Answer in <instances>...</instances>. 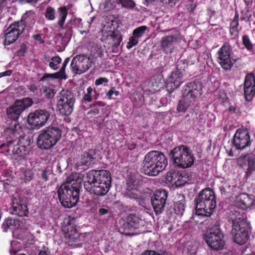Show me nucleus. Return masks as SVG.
Segmentation results:
<instances>
[{
	"mask_svg": "<svg viewBox=\"0 0 255 255\" xmlns=\"http://www.w3.org/2000/svg\"><path fill=\"white\" fill-rule=\"evenodd\" d=\"M82 179L77 174L68 176L58 189L57 194L61 205L67 208L74 207L79 200Z\"/></svg>",
	"mask_w": 255,
	"mask_h": 255,
	"instance_id": "1",
	"label": "nucleus"
},
{
	"mask_svg": "<svg viewBox=\"0 0 255 255\" xmlns=\"http://www.w3.org/2000/svg\"><path fill=\"white\" fill-rule=\"evenodd\" d=\"M167 164V159L162 152L152 150L145 155L142 162V170L145 175L154 176L163 171Z\"/></svg>",
	"mask_w": 255,
	"mask_h": 255,
	"instance_id": "2",
	"label": "nucleus"
},
{
	"mask_svg": "<svg viewBox=\"0 0 255 255\" xmlns=\"http://www.w3.org/2000/svg\"><path fill=\"white\" fill-rule=\"evenodd\" d=\"M196 201V213L210 216L216 207V199L214 191L209 188L202 190Z\"/></svg>",
	"mask_w": 255,
	"mask_h": 255,
	"instance_id": "3",
	"label": "nucleus"
},
{
	"mask_svg": "<svg viewBox=\"0 0 255 255\" xmlns=\"http://www.w3.org/2000/svg\"><path fill=\"white\" fill-rule=\"evenodd\" d=\"M62 131L59 127L50 125L39 131L36 139L37 146L41 149H51L61 139Z\"/></svg>",
	"mask_w": 255,
	"mask_h": 255,
	"instance_id": "4",
	"label": "nucleus"
},
{
	"mask_svg": "<svg viewBox=\"0 0 255 255\" xmlns=\"http://www.w3.org/2000/svg\"><path fill=\"white\" fill-rule=\"evenodd\" d=\"M231 234L234 242L242 245L249 240L251 233L252 226L247 220V217L240 215L233 219Z\"/></svg>",
	"mask_w": 255,
	"mask_h": 255,
	"instance_id": "5",
	"label": "nucleus"
},
{
	"mask_svg": "<svg viewBox=\"0 0 255 255\" xmlns=\"http://www.w3.org/2000/svg\"><path fill=\"white\" fill-rule=\"evenodd\" d=\"M169 156L175 166L182 168L190 167L195 160L191 150L184 145L174 147L170 151Z\"/></svg>",
	"mask_w": 255,
	"mask_h": 255,
	"instance_id": "6",
	"label": "nucleus"
},
{
	"mask_svg": "<svg viewBox=\"0 0 255 255\" xmlns=\"http://www.w3.org/2000/svg\"><path fill=\"white\" fill-rule=\"evenodd\" d=\"M22 112V110L15 103L14 106L7 109L6 114L7 118L12 121L10 123H8V120L6 121L7 124L9 125L4 130V134L7 137L17 138L22 133L21 127L17 122V120Z\"/></svg>",
	"mask_w": 255,
	"mask_h": 255,
	"instance_id": "7",
	"label": "nucleus"
},
{
	"mask_svg": "<svg viewBox=\"0 0 255 255\" xmlns=\"http://www.w3.org/2000/svg\"><path fill=\"white\" fill-rule=\"evenodd\" d=\"M76 101L75 94L69 90H63L57 97V110L63 116L70 115Z\"/></svg>",
	"mask_w": 255,
	"mask_h": 255,
	"instance_id": "8",
	"label": "nucleus"
},
{
	"mask_svg": "<svg viewBox=\"0 0 255 255\" xmlns=\"http://www.w3.org/2000/svg\"><path fill=\"white\" fill-rule=\"evenodd\" d=\"M224 234L218 227L212 228L203 234V239L208 246L212 250H222L225 245Z\"/></svg>",
	"mask_w": 255,
	"mask_h": 255,
	"instance_id": "9",
	"label": "nucleus"
},
{
	"mask_svg": "<svg viewBox=\"0 0 255 255\" xmlns=\"http://www.w3.org/2000/svg\"><path fill=\"white\" fill-rule=\"evenodd\" d=\"M232 47L228 43H225L217 52V62L225 70H230L237 61L238 59L231 57Z\"/></svg>",
	"mask_w": 255,
	"mask_h": 255,
	"instance_id": "10",
	"label": "nucleus"
},
{
	"mask_svg": "<svg viewBox=\"0 0 255 255\" xmlns=\"http://www.w3.org/2000/svg\"><path fill=\"white\" fill-rule=\"evenodd\" d=\"M82 178L92 183H99L105 186L106 184L112 185L111 174L107 170H91L83 175Z\"/></svg>",
	"mask_w": 255,
	"mask_h": 255,
	"instance_id": "11",
	"label": "nucleus"
},
{
	"mask_svg": "<svg viewBox=\"0 0 255 255\" xmlns=\"http://www.w3.org/2000/svg\"><path fill=\"white\" fill-rule=\"evenodd\" d=\"M76 219L69 216L65 218L62 226V231L68 242H76L80 237V233L77 229Z\"/></svg>",
	"mask_w": 255,
	"mask_h": 255,
	"instance_id": "12",
	"label": "nucleus"
},
{
	"mask_svg": "<svg viewBox=\"0 0 255 255\" xmlns=\"http://www.w3.org/2000/svg\"><path fill=\"white\" fill-rule=\"evenodd\" d=\"M188 64L182 61H179L176 65V70L173 71L170 76L169 80L166 84L168 90L172 91L179 88L183 82V76L185 73Z\"/></svg>",
	"mask_w": 255,
	"mask_h": 255,
	"instance_id": "13",
	"label": "nucleus"
},
{
	"mask_svg": "<svg viewBox=\"0 0 255 255\" xmlns=\"http://www.w3.org/2000/svg\"><path fill=\"white\" fill-rule=\"evenodd\" d=\"M49 118L48 111L39 109L28 115L27 122L33 128L39 129L45 125Z\"/></svg>",
	"mask_w": 255,
	"mask_h": 255,
	"instance_id": "14",
	"label": "nucleus"
},
{
	"mask_svg": "<svg viewBox=\"0 0 255 255\" xmlns=\"http://www.w3.org/2000/svg\"><path fill=\"white\" fill-rule=\"evenodd\" d=\"M252 140L247 130L238 128L234 135L232 143L236 149L243 150L251 146Z\"/></svg>",
	"mask_w": 255,
	"mask_h": 255,
	"instance_id": "15",
	"label": "nucleus"
},
{
	"mask_svg": "<svg viewBox=\"0 0 255 255\" xmlns=\"http://www.w3.org/2000/svg\"><path fill=\"white\" fill-rule=\"evenodd\" d=\"M92 61L86 55L80 54L75 56L71 63L72 71L75 74H80L87 71L91 67Z\"/></svg>",
	"mask_w": 255,
	"mask_h": 255,
	"instance_id": "16",
	"label": "nucleus"
},
{
	"mask_svg": "<svg viewBox=\"0 0 255 255\" xmlns=\"http://www.w3.org/2000/svg\"><path fill=\"white\" fill-rule=\"evenodd\" d=\"M168 196V192L164 189L157 190L154 192L151 197L152 206L156 215L162 212Z\"/></svg>",
	"mask_w": 255,
	"mask_h": 255,
	"instance_id": "17",
	"label": "nucleus"
},
{
	"mask_svg": "<svg viewBox=\"0 0 255 255\" xmlns=\"http://www.w3.org/2000/svg\"><path fill=\"white\" fill-rule=\"evenodd\" d=\"M181 39V34L179 30H175L170 35L163 37L160 41V49L166 54L173 51L174 42H177Z\"/></svg>",
	"mask_w": 255,
	"mask_h": 255,
	"instance_id": "18",
	"label": "nucleus"
},
{
	"mask_svg": "<svg viewBox=\"0 0 255 255\" xmlns=\"http://www.w3.org/2000/svg\"><path fill=\"white\" fill-rule=\"evenodd\" d=\"M184 88L185 96L194 102L202 95V84L198 81L187 83Z\"/></svg>",
	"mask_w": 255,
	"mask_h": 255,
	"instance_id": "19",
	"label": "nucleus"
},
{
	"mask_svg": "<svg viewBox=\"0 0 255 255\" xmlns=\"http://www.w3.org/2000/svg\"><path fill=\"white\" fill-rule=\"evenodd\" d=\"M244 93L246 101L253 100L255 96V74L253 72L248 73L245 76Z\"/></svg>",
	"mask_w": 255,
	"mask_h": 255,
	"instance_id": "20",
	"label": "nucleus"
},
{
	"mask_svg": "<svg viewBox=\"0 0 255 255\" xmlns=\"http://www.w3.org/2000/svg\"><path fill=\"white\" fill-rule=\"evenodd\" d=\"M23 27L22 25L19 26L15 22L11 23L6 29L4 44L9 45L15 42L19 35L24 32Z\"/></svg>",
	"mask_w": 255,
	"mask_h": 255,
	"instance_id": "21",
	"label": "nucleus"
},
{
	"mask_svg": "<svg viewBox=\"0 0 255 255\" xmlns=\"http://www.w3.org/2000/svg\"><path fill=\"white\" fill-rule=\"evenodd\" d=\"M81 179L84 182V187L86 190L97 196H104L106 195L111 187V185L109 184H106V186H105V184H101L99 183H92L90 181H87V180H85L84 179Z\"/></svg>",
	"mask_w": 255,
	"mask_h": 255,
	"instance_id": "22",
	"label": "nucleus"
},
{
	"mask_svg": "<svg viewBox=\"0 0 255 255\" xmlns=\"http://www.w3.org/2000/svg\"><path fill=\"white\" fill-rule=\"evenodd\" d=\"M11 208V213L19 217L27 216L29 213L27 199L23 197L14 198Z\"/></svg>",
	"mask_w": 255,
	"mask_h": 255,
	"instance_id": "23",
	"label": "nucleus"
},
{
	"mask_svg": "<svg viewBox=\"0 0 255 255\" xmlns=\"http://www.w3.org/2000/svg\"><path fill=\"white\" fill-rule=\"evenodd\" d=\"M166 179L170 183L175 184L177 186H182L186 182V177L176 171L168 172L166 174Z\"/></svg>",
	"mask_w": 255,
	"mask_h": 255,
	"instance_id": "24",
	"label": "nucleus"
},
{
	"mask_svg": "<svg viewBox=\"0 0 255 255\" xmlns=\"http://www.w3.org/2000/svg\"><path fill=\"white\" fill-rule=\"evenodd\" d=\"M96 150L92 149L84 151L77 163L78 165L89 167L93 164L96 159Z\"/></svg>",
	"mask_w": 255,
	"mask_h": 255,
	"instance_id": "25",
	"label": "nucleus"
},
{
	"mask_svg": "<svg viewBox=\"0 0 255 255\" xmlns=\"http://www.w3.org/2000/svg\"><path fill=\"white\" fill-rule=\"evenodd\" d=\"M35 14L33 11H27L22 16L21 20L15 21L19 26H23V30L26 27H31L35 22Z\"/></svg>",
	"mask_w": 255,
	"mask_h": 255,
	"instance_id": "26",
	"label": "nucleus"
},
{
	"mask_svg": "<svg viewBox=\"0 0 255 255\" xmlns=\"http://www.w3.org/2000/svg\"><path fill=\"white\" fill-rule=\"evenodd\" d=\"M236 202L238 206L241 208L246 210L253 204L254 197L253 195L242 193L237 197Z\"/></svg>",
	"mask_w": 255,
	"mask_h": 255,
	"instance_id": "27",
	"label": "nucleus"
},
{
	"mask_svg": "<svg viewBox=\"0 0 255 255\" xmlns=\"http://www.w3.org/2000/svg\"><path fill=\"white\" fill-rule=\"evenodd\" d=\"M22 222L18 220L13 218H7L2 225V229L3 232H6L8 229L13 230L18 228H22Z\"/></svg>",
	"mask_w": 255,
	"mask_h": 255,
	"instance_id": "28",
	"label": "nucleus"
},
{
	"mask_svg": "<svg viewBox=\"0 0 255 255\" xmlns=\"http://www.w3.org/2000/svg\"><path fill=\"white\" fill-rule=\"evenodd\" d=\"M57 25L60 29H64V24L68 15V9L65 6H61L57 9Z\"/></svg>",
	"mask_w": 255,
	"mask_h": 255,
	"instance_id": "29",
	"label": "nucleus"
},
{
	"mask_svg": "<svg viewBox=\"0 0 255 255\" xmlns=\"http://www.w3.org/2000/svg\"><path fill=\"white\" fill-rule=\"evenodd\" d=\"M140 221L141 219L138 216L135 214H130L127 218V227L129 229L137 228Z\"/></svg>",
	"mask_w": 255,
	"mask_h": 255,
	"instance_id": "30",
	"label": "nucleus"
},
{
	"mask_svg": "<svg viewBox=\"0 0 255 255\" xmlns=\"http://www.w3.org/2000/svg\"><path fill=\"white\" fill-rule=\"evenodd\" d=\"M105 105V103L102 101L96 102L91 105V109L88 112L87 115L91 118L98 115L100 113L99 107H104Z\"/></svg>",
	"mask_w": 255,
	"mask_h": 255,
	"instance_id": "31",
	"label": "nucleus"
},
{
	"mask_svg": "<svg viewBox=\"0 0 255 255\" xmlns=\"http://www.w3.org/2000/svg\"><path fill=\"white\" fill-rule=\"evenodd\" d=\"M193 102L184 96L183 99L179 101L176 109L177 111L179 113H185Z\"/></svg>",
	"mask_w": 255,
	"mask_h": 255,
	"instance_id": "32",
	"label": "nucleus"
},
{
	"mask_svg": "<svg viewBox=\"0 0 255 255\" xmlns=\"http://www.w3.org/2000/svg\"><path fill=\"white\" fill-rule=\"evenodd\" d=\"M13 151V158L15 159H17L18 158H24L26 154V147L25 146L20 145L17 143L15 144V148Z\"/></svg>",
	"mask_w": 255,
	"mask_h": 255,
	"instance_id": "33",
	"label": "nucleus"
},
{
	"mask_svg": "<svg viewBox=\"0 0 255 255\" xmlns=\"http://www.w3.org/2000/svg\"><path fill=\"white\" fill-rule=\"evenodd\" d=\"M185 200L184 199H181L174 203L173 210L177 215L179 216L183 215L185 211Z\"/></svg>",
	"mask_w": 255,
	"mask_h": 255,
	"instance_id": "34",
	"label": "nucleus"
},
{
	"mask_svg": "<svg viewBox=\"0 0 255 255\" xmlns=\"http://www.w3.org/2000/svg\"><path fill=\"white\" fill-rule=\"evenodd\" d=\"M34 171L33 169H25L22 170L20 178L25 183L28 182L33 179Z\"/></svg>",
	"mask_w": 255,
	"mask_h": 255,
	"instance_id": "35",
	"label": "nucleus"
},
{
	"mask_svg": "<svg viewBox=\"0 0 255 255\" xmlns=\"http://www.w3.org/2000/svg\"><path fill=\"white\" fill-rule=\"evenodd\" d=\"M109 36L113 41V47H118L123 40L122 35L119 31H113Z\"/></svg>",
	"mask_w": 255,
	"mask_h": 255,
	"instance_id": "36",
	"label": "nucleus"
},
{
	"mask_svg": "<svg viewBox=\"0 0 255 255\" xmlns=\"http://www.w3.org/2000/svg\"><path fill=\"white\" fill-rule=\"evenodd\" d=\"M242 44L248 51L253 52L254 51V44L251 41L249 35H244L242 36Z\"/></svg>",
	"mask_w": 255,
	"mask_h": 255,
	"instance_id": "37",
	"label": "nucleus"
},
{
	"mask_svg": "<svg viewBox=\"0 0 255 255\" xmlns=\"http://www.w3.org/2000/svg\"><path fill=\"white\" fill-rule=\"evenodd\" d=\"M15 103L22 110V111H24L26 108L32 105L33 101L31 98H26L20 101H16Z\"/></svg>",
	"mask_w": 255,
	"mask_h": 255,
	"instance_id": "38",
	"label": "nucleus"
},
{
	"mask_svg": "<svg viewBox=\"0 0 255 255\" xmlns=\"http://www.w3.org/2000/svg\"><path fill=\"white\" fill-rule=\"evenodd\" d=\"M62 61L61 58L59 56H54L51 58V61L49 64V67L53 70H56L59 67V64Z\"/></svg>",
	"mask_w": 255,
	"mask_h": 255,
	"instance_id": "39",
	"label": "nucleus"
},
{
	"mask_svg": "<svg viewBox=\"0 0 255 255\" xmlns=\"http://www.w3.org/2000/svg\"><path fill=\"white\" fill-rule=\"evenodd\" d=\"M250 8V7H247L245 8V10L241 11V20H245L246 22H248L250 20V18L252 16Z\"/></svg>",
	"mask_w": 255,
	"mask_h": 255,
	"instance_id": "40",
	"label": "nucleus"
},
{
	"mask_svg": "<svg viewBox=\"0 0 255 255\" xmlns=\"http://www.w3.org/2000/svg\"><path fill=\"white\" fill-rule=\"evenodd\" d=\"M126 196L129 199L134 200L137 202L140 201V196L136 190L128 191L126 193Z\"/></svg>",
	"mask_w": 255,
	"mask_h": 255,
	"instance_id": "41",
	"label": "nucleus"
},
{
	"mask_svg": "<svg viewBox=\"0 0 255 255\" xmlns=\"http://www.w3.org/2000/svg\"><path fill=\"white\" fill-rule=\"evenodd\" d=\"M55 9L51 6H48L45 11V16L49 20H53L55 18Z\"/></svg>",
	"mask_w": 255,
	"mask_h": 255,
	"instance_id": "42",
	"label": "nucleus"
},
{
	"mask_svg": "<svg viewBox=\"0 0 255 255\" xmlns=\"http://www.w3.org/2000/svg\"><path fill=\"white\" fill-rule=\"evenodd\" d=\"M147 29L146 26L143 25L135 28L133 31V35L137 38L143 36Z\"/></svg>",
	"mask_w": 255,
	"mask_h": 255,
	"instance_id": "43",
	"label": "nucleus"
},
{
	"mask_svg": "<svg viewBox=\"0 0 255 255\" xmlns=\"http://www.w3.org/2000/svg\"><path fill=\"white\" fill-rule=\"evenodd\" d=\"M11 249L10 253L11 255H15L20 250V243L16 241H13L11 242Z\"/></svg>",
	"mask_w": 255,
	"mask_h": 255,
	"instance_id": "44",
	"label": "nucleus"
},
{
	"mask_svg": "<svg viewBox=\"0 0 255 255\" xmlns=\"http://www.w3.org/2000/svg\"><path fill=\"white\" fill-rule=\"evenodd\" d=\"M248 155H242L237 159V164L240 167L243 168L248 165Z\"/></svg>",
	"mask_w": 255,
	"mask_h": 255,
	"instance_id": "45",
	"label": "nucleus"
},
{
	"mask_svg": "<svg viewBox=\"0 0 255 255\" xmlns=\"http://www.w3.org/2000/svg\"><path fill=\"white\" fill-rule=\"evenodd\" d=\"M52 174V170L50 167H47L42 170L41 178L44 181H47L49 179L50 175Z\"/></svg>",
	"mask_w": 255,
	"mask_h": 255,
	"instance_id": "46",
	"label": "nucleus"
},
{
	"mask_svg": "<svg viewBox=\"0 0 255 255\" xmlns=\"http://www.w3.org/2000/svg\"><path fill=\"white\" fill-rule=\"evenodd\" d=\"M9 147L10 145L8 144V140L4 142H0V153L7 155V153H9Z\"/></svg>",
	"mask_w": 255,
	"mask_h": 255,
	"instance_id": "47",
	"label": "nucleus"
},
{
	"mask_svg": "<svg viewBox=\"0 0 255 255\" xmlns=\"http://www.w3.org/2000/svg\"><path fill=\"white\" fill-rule=\"evenodd\" d=\"M119 4L128 9L132 8L135 6V3L132 0H119Z\"/></svg>",
	"mask_w": 255,
	"mask_h": 255,
	"instance_id": "48",
	"label": "nucleus"
},
{
	"mask_svg": "<svg viewBox=\"0 0 255 255\" xmlns=\"http://www.w3.org/2000/svg\"><path fill=\"white\" fill-rule=\"evenodd\" d=\"M21 136V133L19 134V135L17 138H12L11 140H8V144L9 145H10V147H9V153L7 154V156L8 155H12L13 154V151L14 150V148H15V144L17 142L16 141V139H18L20 136ZM10 138V137H9Z\"/></svg>",
	"mask_w": 255,
	"mask_h": 255,
	"instance_id": "49",
	"label": "nucleus"
},
{
	"mask_svg": "<svg viewBox=\"0 0 255 255\" xmlns=\"http://www.w3.org/2000/svg\"><path fill=\"white\" fill-rule=\"evenodd\" d=\"M119 4V0H106L105 8L108 10L114 9Z\"/></svg>",
	"mask_w": 255,
	"mask_h": 255,
	"instance_id": "50",
	"label": "nucleus"
},
{
	"mask_svg": "<svg viewBox=\"0 0 255 255\" xmlns=\"http://www.w3.org/2000/svg\"><path fill=\"white\" fill-rule=\"evenodd\" d=\"M138 39L136 37H135V36H131V37H130L129 38V41L127 43V49H129L130 48H131L133 46L137 45V44L138 43Z\"/></svg>",
	"mask_w": 255,
	"mask_h": 255,
	"instance_id": "51",
	"label": "nucleus"
},
{
	"mask_svg": "<svg viewBox=\"0 0 255 255\" xmlns=\"http://www.w3.org/2000/svg\"><path fill=\"white\" fill-rule=\"evenodd\" d=\"M248 166L250 169L255 171V154L253 156L248 157Z\"/></svg>",
	"mask_w": 255,
	"mask_h": 255,
	"instance_id": "52",
	"label": "nucleus"
},
{
	"mask_svg": "<svg viewBox=\"0 0 255 255\" xmlns=\"http://www.w3.org/2000/svg\"><path fill=\"white\" fill-rule=\"evenodd\" d=\"M166 254L165 252L159 253L154 251L147 250L142 252L141 255H167Z\"/></svg>",
	"mask_w": 255,
	"mask_h": 255,
	"instance_id": "53",
	"label": "nucleus"
},
{
	"mask_svg": "<svg viewBox=\"0 0 255 255\" xmlns=\"http://www.w3.org/2000/svg\"><path fill=\"white\" fill-rule=\"evenodd\" d=\"M27 46L25 44L22 43L19 49L17 51V55L19 57H22L24 56L25 53L27 51Z\"/></svg>",
	"mask_w": 255,
	"mask_h": 255,
	"instance_id": "54",
	"label": "nucleus"
},
{
	"mask_svg": "<svg viewBox=\"0 0 255 255\" xmlns=\"http://www.w3.org/2000/svg\"><path fill=\"white\" fill-rule=\"evenodd\" d=\"M96 52L94 53L95 55L100 57L102 58L104 56V52L102 49L101 46H97L95 47Z\"/></svg>",
	"mask_w": 255,
	"mask_h": 255,
	"instance_id": "55",
	"label": "nucleus"
},
{
	"mask_svg": "<svg viewBox=\"0 0 255 255\" xmlns=\"http://www.w3.org/2000/svg\"><path fill=\"white\" fill-rule=\"evenodd\" d=\"M108 79L106 77H100L96 80L95 84L96 86H99L103 84L104 83H107L108 82Z\"/></svg>",
	"mask_w": 255,
	"mask_h": 255,
	"instance_id": "56",
	"label": "nucleus"
},
{
	"mask_svg": "<svg viewBox=\"0 0 255 255\" xmlns=\"http://www.w3.org/2000/svg\"><path fill=\"white\" fill-rule=\"evenodd\" d=\"M52 79H66V77L63 76V75L59 73V72H56L53 74H50Z\"/></svg>",
	"mask_w": 255,
	"mask_h": 255,
	"instance_id": "57",
	"label": "nucleus"
},
{
	"mask_svg": "<svg viewBox=\"0 0 255 255\" xmlns=\"http://www.w3.org/2000/svg\"><path fill=\"white\" fill-rule=\"evenodd\" d=\"M239 25V21H236L233 20L230 24V28L235 29V31L236 32H238V28Z\"/></svg>",
	"mask_w": 255,
	"mask_h": 255,
	"instance_id": "58",
	"label": "nucleus"
},
{
	"mask_svg": "<svg viewBox=\"0 0 255 255\" xmlns=\"http://www.w3.org/2000/svg\"><path fill=\"white\" fill-rule=\"evenodd\" d=\"M10 181L7 179L3 182V185L5 192H8L9 188H10Z\"/></svg>",
	"mask_w": 255,
	"mask_h": 255,
	"instance_id": "59",
	"label": "nucleus"
},
{
	"mask_svg": "<svg viewBox=\"0 0 255 255\" xmlns=\"http://www.w3.org/2000/svg\"><path fill=\"white\" fill-rule=\"evenodd\" d=\"M52 78L50 74L45 73L43 76L39 80V82L49 81Z\"/></svg>",
	"mask_w": 255,
	"mask_h": 255,
	"instance_id": "60",
	"label": "nucleus"
},
{
	"mask_svg": "<svg viewBox=\"0 0 255 255\" xmlns=\"http://www.w3.org/2000/svg\"><path fill=\"white\" fill-rule=\"evenodd\" d=\"M83 100L87 102H91L92 100V95L88 93L85 94L83 97Z\"/></svg>",
	"mask_w": 255,
	"mask_h": 255,
	"instance_id": "61",
	"label": "nucleus"
},
{
	"mask_svg": "<svg viewBox=\"0 0 255 255\" xmlns=\"http://www.w3.org/2000/svg\"><path fill=\"white\" fill-rule=\"evenodd\" d=\"M109 210L106 208H100L99 210V214L100 216L107 214L109 213Z\"/></svg>",
	"mask_w": 255,
	"mask_h": 255,
	"instance_id": "62",
	"label": "nucleus"
},
{
	"mask_svg": "<svg viewBox=\"0 0 255 255\" xmlns=\"http://www.w3.org/2000/svg\"><path fill=\"white\" fill-rule=\"evenodd\" d=\"M10 0H0V9H2L3 7L6 6Z\"/></svg>",
	"mask_w": 255,
	"mask_h": 255,
	"instance_id": "63",
	"label": "nucleus"
},
{
	"mask_svg": "<svg viewBox=\"0 0 255 255\" xmlns=\"http://www.w3.org/2000/svg\"><path fill=\"white\" fill-rule=\"evenodd\" d=\"M32 37H33V38L36 41L41 40V41H40L41 43H43L44 42V40L41 39V34L39 33V34H36L33 35Z\"/></svg>",
	"mask_w": 255,
	"mask_h": 255,
	"instance_id": "64",
	"label": "nucleus"
}]
</instances>
